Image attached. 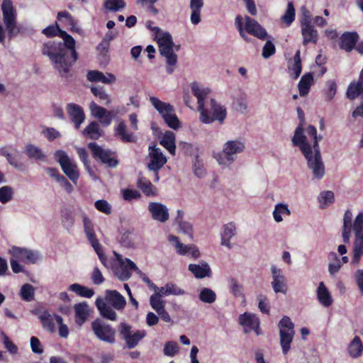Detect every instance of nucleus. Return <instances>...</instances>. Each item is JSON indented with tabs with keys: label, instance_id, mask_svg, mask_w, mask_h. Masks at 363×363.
I'll list each match as a JSON object with an SVG mask.
<instances>
[{
	"label": "nucleus",
	"instance_id": "nucleus-50",
	"mask_svg": "<svg viewBox=\"0 0 363 363\" xmlns=\"http://www.w3.org/2000/svg\"><path fill=\"white\" fill-rule=\"evenodd\" d=\"M122 197L125 201L130 202L133 200H139L142 196L136 189H124L121 190Z\"/></svg>",
	"mask_w": 363,
	"mask_h": 363
},
{
	"label": "nucleus",
	"instance_id": "nucleus-1",
	"mask_svg": "<svg viewBox=\"0 0 363 363\" xmlns=\"http://www.w3.org/2000/svg\"><path fill=\"white\" fill-rule=\"evenodd\" d=\"M43 33L48 37L58 35L63 40V43L49 41L45 43L42 48V53L49 57L60 75L65 76L78 59L74 39L65 31L62 30L57 24L45 28Z\"/></svg>",
	"mask_w": 363,
	"mask_h": 363
},
{
	"label": "nucleus",
	"instance_id": "nucleus-26",
	"mask_svg": "<svg viewBox=\"0 0 363 363\" xmlns=\"http://www.w3.org/2000/svg\"><path fill=\"white\" fill-rule=\"evenodd\" d=\"M359 40L356 32H345L340 37V47L346 52H351Z\"/></svg>",
	"mask_w": 363,
	"mask_h": 363
},
{
	"label": "nucleus",
	"instance_id": "nucleus-35",
	"mask_svg": "<svg viewBox=\"0 0 363 363\" xmlns=\"http://www.w3.org/2000/svg\"><path fill=\"white\" fill-rule=\"evenodd\" d=\"M26 155L32 160H39L41 162L46 161V155L42 149L33 144H28L25 147Z\"/></svg>",
	"mask_w": 363,
	"mask_h": 363
},
{
	"label": "nucleus",
	"instance_id": "nucleus-52",
	"mask_svg": "<svg viewBox=\"0 0 363 363\" xmlns=\"http://www.w3.org/2000/svg\"><path fill=\"white\" fill-rule=\"evenodd\" d=\"M318 201L320 203L321 208H324L325 206L331 204L334 202V193L331 191H323L318 197Z\"/></svg>",
	"mask_w": 363,
	"mask_h": 363
},
{
	"label": "nucleus",
	"instance_id": "nucleus-61",
	"mask_svg": "<svg viewBox=\"0 0 363 363\" xmlns=\"http://www.w3.org/2000/svg\"><path fill=\"white\" fill-rule=\"evenodd\" d=\"M194 173L198 177H202L205 173L203 162L199 159L198 155L196 156L193 164Z\"/></svg>",
	"mask_w": 363,
	"mask_h": 363
},
{
	"label": "nucleus",
	"instance_id": "nucleus-46",
	"mask_svg": "<svg viewBox=\"0 0 363 363\" xmlns=\"http://www.w3.org/2000/svg\"><path fill=\"white\" fill-rule=\"evenodd\" d=\"M296 11L294 4L290 1L287 4L286 10L284 14L281 16V21L287 26H289L295 19Z\"/></svg>",
	"mask_w": 363,
	"mask_h": 363
},
{
	"label": "nucleus",
	"instance_id": "nucleus-16",
	"mask_svg": "<svg viewBox=\"0 0 363 363\" xmlns=\"http://www.w3.org/2000/svg\"><path fill=\"white\" fill-rule=\"evenodd\" d=\"M96 306L103 317L113 320V291L108 290L105 297L97 298Z\"/></svg>",
	"mask_w": 363,
	"mask_h": 363
},
{
	"label": "nucleus",
	"instance_id": "nucleus-29",
	"mask_svg": "<svg viewBox=\"0 0 363 363\" xmlns=\"http://www.w3.org/2000/svg\"><path fill=\"white\" fill-rule=\"evenodd\" d=\"M76 323L82 325L87 319L91 312L89 305L86 302L75 304L74 306Z\"/></svg>",
	"mask_w": 363,
	"mask_h": 363
},
{
	"label": "nucleus",
	"instance_id": "nucleus-8",
	"mask_svg": "<svg viewBox=\"0 0 363 363\" xmlns=\"http://www.w3.org/2000/svg\"><path fill=\"white\" fill-rule=\"evenodd\" d=\"M292 143L294 146L299 147L302 154L307 160L308 166L312 170L314 175V162H313L312 146L307 140L306 136L303 134V128L302 124H299L296 128Z\"/></svg>",
	"mask_w": 363,
	"mask_h": 363
},
{
	"label": "nucleus",
	"instance_id": "nucleus-10",
	"mask_svg": "<svg viewBox=\"0 0 363 363\" xmlns=\"http://www.w3.org/2000/svg\"><path fill=\"white\" fill-rule=\"evenodd\" d=\"M3 21L10 38L16 36L20 28L16 23V12L11 0H3L1 5Z\"/></svg>",
	"mask_w": 363,
	"mask_h": 363
},
{
	"label": "nucleus",
	"instance_id": "nucleus-28",
	"mask_svg": "<svg viewBox=\"0 0 363 363\" xmlns=\"http://www.w3.org/2000/svg\"><path fill=\"white\" fill-rule=\"evenodd\" d=\"M236 235V227L234 223L230 222L223 226V231L221 232V242L223 246L227 247L228 249L233 247L230 243V239Z\"/></svg>",
	"mask_w": 363,
	"mask_h": 363
},
{
	"label": "nucleus",
	"instance_id": "nucleus-37",
	"mask_svg": "<svg viewBox=\"0 0 363 363\" xmlns=\"http://www.w3.org/2000/svg\"><path fill=\"white\" fill-rule=\"evenodd\" d=\"M117 135L120 137L123 143H135L137 136L133 133H129L127 130V126L123 121L120 122L116 128Z\"/></svg>",
	"mask_w": 363,
	"mask_h": 363
},
{
	"label": "nucleus",
	"instance_id": "nucleus-23",
	"mask_svg": "<svg viewBox=\"0 0 363 363\" xmlns=\"http://www.w3.org/2000/svg\"><path fill=\"white\" fill-rule=\"evenodd\" d=\"M271 272L272 274L273 281L272 285L274 291L276 293L286 292V284L285 281V277L282 274V272L280 269H277L274 265L272 266Z\"/></svg>",
	"mask_w": 363,
	"mask_h": 363
},
{
	"label": "nucleus",
	"instance_id": "nucleus-40",
	"mask_svg": "<svg viewBox=\"0 0 363 363\" xmlns=\"http://www.w3.org/2000/svg\"><path fill=\"white\" fill-rule=\"evenodd\" d=\"M347 351L350 357L357 358L363 351V344L359 337L355 336L348 345Z\"/></svg>",
	"mask_w": 363,
	"mask_h": 363
},
{
	"label": "nucleus",
	"instance_id": "nucleus-22",
	"mask_svg": "<svg viewBox=\"0 0 363 363\" xmlns=\"http://www.w3.org/2000/svg\"><path fill=\"white\" fill-rule=\"evenodd\" d=\"M67 112L75 128L79 129L85 120L83 109L77 104H69L67 106Z\"/></svg>",
	"mask_w": 363,
	"mask_h": 363
},
{
	"label": "nucleus",
	"instance_id": "nucleus-24",
	"mask_svg": "<svg viewBox=\"0 0 363 363\" xmlns=\"http://www.w3.org/2000/svg\"><path fill=\"white\" fill-rule=\"evenodd\" d=\"M88 147L95 158L100 159L103 163L108 164L110 167L112 166L113 158L110 150L102 148L94 143H89Z\"/></svg>",
	"mask_w": 363,
	"mask_h": 363
},
{
	"label": "nucleus",
	"instance_id": "nucleus-32",
	"mask_svg": "<svg viewBox=\"0 0 363 363\" xmlns=\"http://www.w3.org/2000/svg\"><path fill=\"white\" fill-rule=\"evenodd\" d=\"M352 213L350 210H347L344 214L343 218V225L342 229V236L343 242L348 243L350 240L351 230L353 229V225L352 224Z\"/></svg>",
	"mask_w": 363,
	"mask_h": 363
},
{
	"label": "nucleus",
	"instance_id": "nucleus-30",
	"mask_svg": "<svg viewBox=\"0 0 363 363\" xmlns=\"http://www.w3.org/2000/svg\"><path fill=\"white\" fill-rule=\"evenodd\" d=\"M137 186L146 196H155L157 194V189L145 177L139 176Z\"/></svg>",
	"mask_w": 363,
	"mask_h": 363
},
{
	"label": "nucleus",
	"instance_id": "nucleus-56",
	"mask_svg": "<svg viewBox=\"0 0 363 363\" xmlns=\"http://www.w3.org/2000/svg\"><path fill=\"white\" fill-rule=\"evenodd\" d=\"M257 300H258V308L259 309V311L262 313L269 315V311H270V306H269V301H268V298H267V296L264 295H262V294H259L257 296Z\"/></svg>",
	"mask_w": 363,
	"mask_h": 363
},
{
	"label": "nucleus",
	"instance_id": "nucleus-3",
	"mask_svg": "<svg viewBox=\"0 0 363 363\" xmlns=\"http://www.w3.org/2000/svg\"><path fill=\"white\" fill-rule=\"evenodd\" d=\"M244 20L245 23H243V18L242 16L238 15L235 19V26L240 35L245 42H250V38L245 33L260 40H265L267 38L268 35L267 30L255 19L245 16Z\"/></svg>",
	"mask_w": 363,
	"mask_h": 363
},
{
	"label": "nucleus",
	"instance_id": "nucleus-12",
	"mask_svg": "<svg viewBox=\"0 0 363 363\" xmlns=\"http://www.w3.org/2000/svg\"><path fill=\"white\" fill-rule=\"evenodd\" d=\"M54 157L66 176L74 184H76L79 177L77 164L70 159L67 153L64 150H57L54 154Z\"/></svg>",
	"mask_w": 363,
	"mask_h": 363
},
{
	"label": "nucleus",
	"instance_id": "nucleus-43",
	"mask_svg": "<svg viewBox=\"0 0 363 363\" xmlns=\"http://www.w3.org/2000/svg\"><path fill=\"white\" fill-rule=\"evenodd\" d=\"M69 290L72 291L79 296L85 298H91L94 296V291L93 289L86 286L80 285L79 284H72L69 286Z\"/></svg>",
	"mask_w": 363,
	"mask_h": 363
},
{
	"label": "nucleus",
	"instance_id": "nucleus-58",
	"mask_svg": "<svg viewBox=\"0 0 363 363\" xmlns=\"http://www.w3.org/2000/svg\"><path fill=\"white\" fill-rule=\"evenodd\" d=\"M77 152L79 155L80 160L82 161L86 171L89 172L90 175H93V172L89 165V162L88 160V155L86 150L82 147H77Z\"/></svg>",
	"mask_w": 363,
	"mask_h": 363
},
{
	"label": "nucleus",
	"instance_id": "nucleus-48",
	"mask_svg": "<svg viewBox=\"0 0 363 363\" xmlns=\"http://www.w3.org/2000/svg\"><path fill=\"white\" fill-rule=\"evenodd\" d=\"M200 301L206 303H213L216 299V293L211 289L203 288L199 295Z\"/></svg>",
	"mask_w": 363,
	"mask_h": 363
},
{
	"label": "nucleus",
	"instance_id": "nucleus-7",
	"mask_svg": "<svg viewBox=\"0 0 363 363\" xmlns=\"http://www.w3.org/2000/svg\"><path fill=\"white\" fill-rule=\"evenodd\" d=\"M354 239L352 246L353 256L351 264L357 265L363 256V212L359 213L353 223Z\"/></svg>",
	"mask_w": 363,
	"mask_h": 363
},
{
	"label": "nucleus",
	"instance_id": "nucleus-5",
	"mask_svg": "<svg viewBox=\"0 0 363 363\" xmlns=\"http://www.w3.org/2000/svg\"><path fill=\"white\" fill-rule=\"evenodd\" d=\"M150 101L161 115L168 127L174 130H177L181 127V122L177 116L172 105L163 102L155 96H150Z\"/></svg>",
	"mask_w": 363,
	"mask_h": 363
},
{
	"label": "nucleus",
	"instance_id": "nucleus-18",
	"mask_svg": "<svg viewBox=\"0 0 363 363\" xmlns=\"http://www.w3.org/2000/svg\"><path fill=\"white\" fill-rule=\"evenodd\" d=\"M238 320L245 333L254 331L257 335L261 334L260 321L256 314L245 312L239 315Z\"/></svg>",
	"mask_w": 363,
	"mask_h": 363
},
{
	"label": "nucleus",
	"instance_id": "nucleus-2",
	"mask_svg": "<svg viewBox=\"0 0 363 363\" xmlns=\"http://www.w3.org/2000/svg\"><path fill=\"white\" fill-rule=\"evenodd\" d=\"M191 91L198 100V109L200 111L201 121L208 124L218 121L220 123H223L226 118L225 108L218 104L213 99L210 101V108L204 106V101L210 93V89L201 88L194 82L191 85Z\"/></svg>",
	"mask_w": 363,
	"mask_h": 363
},
{
	"label": "nucleus",
	"instance_id": "nucleus-6",
	"mask_svg": "<svg viewBox=\"0 0 363 363\" xmlns=\"http://www.w3.org/2000/svg\"><path fill=\"white\" fill-rule=\"evenodd\" d=\"M308 135L313 139L312 150L314 151L313 162H314V177L321 179L325 174V166L322 161L318 142L322 140L321 135L318 136L317 130L314 125H309L306 128Z\"/></svg>",
	"mask_w": 363,
	"mask_h": 363
},
{
	"label": "nucleus",
	"instance_id": "nucleus-31",
	"mask_svg": "<svg viewBox=\"0 0 363 363\" xmlns=\"http://www.w3.org/2000/svg\"><path fill=\"white\" fill-rule=\"evenodd\" d=\"M314 84V78L312 72L304 74L298 84L299 95L302 97L308 94L311 87Z\"/></svg>",
	"mask_w": 363,
	"mask_h": 363
},
{
	"label": "nucleus",
	"instance_id": "nucleus-59",
	"mask_svg": "<svg viewBox=\"0 0 363 363\" xmlns=\"http://www.w3.org/2000/svg\"><path fill=\"white\" fill-rule=\"evenodd\" d=\"M45 172L50 177L55 179L57 182L61 183H67L69 184V182L65 179L64 176L59 173V171L56 168L48 167L45 169Z\"/></svg>",
	"mask_w": 363,
	"mask_h": 363
},
{
	"label": "nucleus",
	"instance_id": "nucleus-47",
	"mask_svg": "<svg viewBox=\"0 0 363 363\" xmlns=\"http://www.w3.org/2000/svg\"><path fill=\"white\" fill-rule=\"evenodd\" d=\"M290 214L291 211L289 209L287 205L281 203L277 204L273 211V217L275 221L277 223L281 222L283 220L281 215L289 216Z\"/></svg>",
	"mask_w": 363,
	"mask_h": 363
},
{
	"label": "nucleus",
	"instance_id": "nucleus-41",
	"mask_svg": "<svg viewBox=\"0 0 363 363\" xmlns=\"http://www.w3.org/2000/svg\"><path fill=\"white\" fill-rule=\"evenodd\" d=\"M151 30L155 31L156 38L157 39L158 46L168 45L174 44L172 35L168 32L163 33L158 27H150L147 26Z\"/></svg>",
	"mask_w": 363,
	"mask_h": 363
},
{
	"label": "nucleus",
	"instance_id": "nucleus-15",
	"mask_svg": "<svg viewBox=\"0 0 363 363\" xmlns=\"http://www.w3.org/2000/svg\"><path fill=\"white\" fill-rule=\"evenodd\" d=\"M82 222H83V227H84V233L86 235L88 240L90 242L91 246L93 247L95 252L98 255L100 261L102 262V264L105 267L108 268L109 265L106 262L104 255L102 253V251L99 247V243L95 236L94 225H93L91 220L88 218V216L86 214H83L82 215Z\"/></svg>",
	"mask_w": 363,
	"mask_h": 363
},
{
	"label": "nucleus",
	"instance_id": "nucleus-63",
	"mask_svg": "<svg viewBox=\"0 0 363 363\" xmlns=\"http://www.w3.org/2000/svg\"><path fill=\"white\" fill-rule=\"evenodd\" d=\"M301 18H300V24L301 26H306V25H311V17L312 15L311 13V11L308 10L305 6L301 7Z\"/></svg>",
	"mask_w": 363,
	"mask_h": 363
},
{
	"label": "nucleus",
	"instance_id": "nucleus-33",
	"mask_svg": "<svg viewBox=\"0 0 363 363\" xmlns=\"http://www.w3.org/2000/svg\"><path fill=\"white\" fill-rule=\"evenodd\" d=\"M175 134L169 130L166 131L161 140L160 143L162 145L166 150L169 151V152L172 155H175L176 154V144H175Z\"/></svg>",
	"mask_w": 363,
	"mask_h": 363
},
{
	"label": "nucleus",
	"instance_id": "nucleus-13",
	"mask_svg": "<svg viewBox=\"0 0 363 363\" xmlns=\"http://www.w3.org/2000/svg\"><path fill=\"white\" fill-rule=\"evenodd\" d=\"M148 158L149 162L147 167L149 170L154 172V182H156L160 179L158 172L167 163V160L161 149L156 147V145L149 146Z\"/></svg>",
	"mask_w": 363,
	"mask_h": 363
},
{
	"label": "nucleus",
	"instance_id": "nucleus-60",
	"mask_svg": "<svg viewBox=\"0 0 363 363\" xmlns=\"http://www.w3.org/2000/svg\"><path fill=\"white\" fill-rule=\"evenodd\" d=\"M230 291L235 297H240L243 296L242 286L239 284L235 279L231 278L230 280Z\"/></svg>",
	"mask_w": 363,
	"mask_h": 363
},
{
	"label": "nucleus",
	"instance_id": "nucleus-42",
	"mask_svg": "<svg viewBox=\"0 0 363 363\" xmlns=\"http://www.w3.org/2000/svg\"><path fill=\"white\" fill-rule=\"evenodd\" d=\"M82 133L86 138L97 139L101 136L102 131L99 128V123L93 121L84 129Z\"/></svg>",
	"mask_w": 363,
	"mask_h": 363
},
{
	"label": "nucleus",
	"instance_id": "nucleus-55",
	"mask_svg": "<svg viewBox=\"0 0 363 363\" xmlns=\"http://www.w3.org/2000/svg\"><path fill=\"white\" fill-rule=\"evenodd\" d=\"M94 206L99 211L103 213H105L106 215H109L111 213L112 206L106 200L101 199L96 201L94 203Z\"/></svg>",
	"mask_w": 363,
	"mask_h": 363
},
{
	"label": "nucleus",
	"instance_id": "nucleus-25",
	"mask_svg": "<svg viewBox=\"0 0 363 363\" xmlns=\"http://www.w3.org/2000/svg\"><path fill=\"white\" fill-rule=\"evenodd\" d=\"M89 108L91 115L99 118L104 125H108L111 123L112 118L111 113L104 108L98 106L94 102H91L89 105Z\"/></svg>",
	"mask_w": 363,
	"mask_h": 363
},
{
	"label": "nucleus",
	"instance_id": "nucleus-38",
	"mask_svg": "<svg viewBox=\"0 0 363 363\" xmlns=\"http://www.w3.org/2000/svg\"><path fill=\"white\" fill-rule=\"evenodd\" d=\"M111 74L106 75L98 70H91L87 72L86 78L87 80L91 82H102L104 84H108L111 82L112 79Z\"/></svg>",
	"mask_w": 363,
	"mask_h": 363
},
{
	"label": "nucleus",
	"instance_id": "nucleus-20",
	"mask_svg": "<svg viewBox=\"0 0 363 363\" xmlns=\"http://www.w3.org/2000/svg\"><path fill=\"white\" fill-rule=\"evenodd\" d=\"M148 210L152 215V218L155 220L164 223L169 219L168 209L165 205L161 203H150Z\"/></svg>",
	"mask_w": 363,
	"mask_h": 363
},
{
	"label": "nucleus",
	"instance_id": "nucleus-57",
	"mask_svg": "<svg viewBox=\"0 0 363 363\" xmlns=\"http://www.w3.org/2000/svg\"><path fill=\"white\" fill-rule=\"evenodd\" d=\"M42 134L49 141H52L61 136L60 133L54 128L43 127Z\"/></svg>",
	"mask_w": 363,
	"mask_h": 363
},
{
	"label": "nucleus",
	"instance_id": "nucleus-62",
	"mask_svg": "<svg viewBox=\"0 0 363 363\" xmlns=\"http://www.w3.org/2000/svg\"><path fill=\"white\" fill-rule=\"evenodd\" d=\"M150 303L151 307L156 311L159 312L160 310L164 308V302L161 300V297L157 295L152 294L150 298Z\"/></svg>",
	"mask_w": 363,
	"mask_h": 363
},
{
	"label": "nucleus",
	"instance_id": "nucleus-53",
	"mask_svg": "<svg viewBox=\"0 0 363 363\" xmlns=\"http://www.w3.org/2000/svg\"><path fill=\"white\" fill-rule=\"evenodd\" d=\"M164 354L168 357H174L179 352L178 344L174 341H167L164 346Z\"/></svg>",
	"mask_w": 363,
	"mask_h": 363
},
{
	"label": "nucleus",
	"instance_id": "nucleus-34",
	"mask_svg": "<svg viewBox=\"0 0 363 363\" xmlns=\"http://www.w3.org/2000/svg\"><path fill=\"white\" fill-rule=\"evenodd\" d=\"M189 270L197 279H203L211 276V270L206 262H203L201 265L190 264L189 265Z\"/></svg>",
	"mask_w": 363,
	"mask_h": 363
},
{
	"label": "nucleus",
	"instance_id": "nucleus-4",
	"mask_svg": "<svg viewBox=\"0 0 363 363\" xmlns=\"http://www.w3.org/2000/svg\"><path fill=\"white\" fill-rule=\"evenodd\" d=\"M8 252L11 255V267L15 274L24 271L23 267L19 264V262L27 264H35L40 258L37 252L26 247L12 246Z\"/></svg>",
	"mask_w": 363,
	"mask_h": 363
},
{
	"label": "nucleus",
	"instance_id": "nucleus-51",
	"mask_svg": "<svg viewBox=\"0 0 363 363\" xmlns=\"http://www.w3.org/2000/svg\"><path fill=\"white\" fill-rule=\"evenodd\" d=\"M13 189L9 186H4L0 188V202L6 203L13 199Z\"/></svg>",
	"mask_w": 363,
	"mask_h": 363
},
{
	"label": "nucleus",
	"instance_id": "nucleus-17",
	"mask_svg": "<svg viewBox=\"0 0 363 363\" xmlns=\"http://www.w3.org/2000/svg\"><path fill=\"white\" fill-rule=\"evenodd\" d=\"M95 335L101 340L111 343L113 341V331L111 325L101 319H96L91 323Z\"/></svg>",
	"mask_w": 363,
	"mask_h": 363
},
{
	"label": "nucleus",
	"instance_id": "nucleus-9",
	"mask_svg": "<svg viewBox=\"0 0 363 363\" xmlns=\"http://www.w3.org/2000/svg\"><path fill=\"white\" fill-rule=\"evenodd\" d=\"M280 345L282 353L286 355L291 350L295 334L294 324L289 317L284 315L279 323Z\"/></svg>",
	"mask_w": 363,
	"mask_h": 363
},
{
	"label": "nucleus",
	"instance_id": "nucleus-11",
	"mask_svg": "<svg viewBox=\"0 0 363 363\" xmlns=\"http://www.w3.org/2000/svg\"><path fill=\"white\" fill-rule=\"evenodd\" d=\"M245 144L238 140L228 141L223 151L217 153L215 158L220 164L229 165L235 160V155L244 151Z\"/></svg>",
	"mask_w": 363,
	"mask_h": 363
},
{
	"label": "nucleus",
	"instance_id": "nucleus-19",
	"mask_svg": "<svg viewBox=\"0 0 363 363\" xmlns=\"http://www.w3.org/2000/svg\"><path fill=\"white\" fill-rule=\"evenodd\" d=\"M168 240L174 245L177 252L179 255L189 254L194 259H197L200 256V252L194 245H184L179 241L178 237L173 235H169Z\"/></svg>",
	"mask_w": 363,
	"mask_h": 363
},
{
	"label": "nucleus",
	"instance_id": "nucleus-44",
	"mask_svg": "<svg viewBox=\"0 0 363 363\" xmlns=\"http://www.w3.org/2000/svg\"><path fill=\"white\" fill-rule=\"evenodd\" d=\"M38 318L40 320L43 326L45 329L50 332L54 331L55 325L53 320L55 319V315L52 316L48 311H43L39 313Z\"/></svg>",
	"mask_w": 363,
	"mask_h": 363
},
{
	"label": "nucleus",
	"instance_id": "nucleus-49",
	"mask_svg": "<svg viewBox=\"0 0 363 363\" xmlns=\"http://www.w3.org/2000/svg\"><path fill=\"white\" fill-rule=\"evenodd\" d=\"M35 295V288L30 284H23L20 290V296L23 300L30 301L33 300Z\"/></svg>",
	"mask_w": 363,
	"mask_h": 363
},
{
	"label": "nucleus",
	"instance_id": "nucleus-27",
	"mask_svg": "<svg viewBox=\"0 0 363 363\" xmlns=\"http://www.w3.org/2000/svg\"><path fill=\"white\" fill-rule=\"evenodd\" d=\"M303 36V45L309 43L316 45L318 40V33L313 24L301 26Z\"/></svg>",
	"mask_w": 363,
	"mask_h": 363
},
{
	"label": "nucleus",
	"instance_id": "nucleus-39",
	"mask_svg": "<svg viewBox=\"0 0 363 363\" xmlns=\"http://www.w3.org/2000/svg\"><path fill=\"white\" fill-rule=\"evenodd\" d=\"M289 69L293 79H296L302 72V63L301 59V51L298 50L293 59V63L289 65Z\"/></svg>",
	"mask_w": 363,
	"mask_h": 363
},
{
	"label": "nucleus",
	"instance_id": "nucleus-45",
	"mask_svg": "<svg viewBox=\"0 0 363 363\" xmlns=\"http://www.w3.org/2000/svg\"><path fill=\"white\" fill-rule=\"evenodd\" d=\"M145 331L137 330L133 334H130L125 340V344L128 349L134 348L139 342L145 337Z\"/></svg>",
	"mask_w": 363,
	"mask_h": 363
},
{
	"label": "nucleus",
	"instance_id": "nucleus-54",
	"mask_svg": "<svg viewBox=\"0 0 363 363\" xmlns=\"http://www.w3.org/2000/svg\"><path fill=\"white\" fill-rule=\"evenodd\" d=\"M330 258L334 259L333 262H330L328 266V270L331 275L336 274L342 267V263L335 252H330Z\"/></svg>",
	"mask_w": 363,
	"mask_h": 363
},
{
	"label": "nucleus",
	"instance_id": "nucleus-64",
	"mask_svg": "<svg viewBox=\"0 0 363 363\" xmlns=\"http://www.w3.org/2000/svg\"><path fill=\"white\" fill-rule=\"evenodd\" d=\"M55 320L59 325V335L60 337L67 338L69 335L68 327L63 323V320L61 316L55 315Z\"/></svg>",
	"mask_w": 363,
	"mask_h": 363
},
{
	"label": "nucleus",
	"instance_id": "nucleus-21",
	"mask_svg": "<svg viewBox=\"0 0 363 363\" xmlns=\"http://www.w3.org/2000/svg\"><path fill=\"white\" fill-rule=\"evenodd\" d=\"M174 44L158 46L160 55L166 58V62L169 66L167 68L169 74H172L174 71V69L170 67L175 66L177 63V55L174 52Z\"/></svg>",
	"mask_w": 363,
	"mask_h": 363
},
{
	"label": "nucleus",
	"instance_id": "nucleus-14",
	"mask_svg": "<svg viewBox=\"0 0 363 363\" xmlns=\"http://www.w3.org/2000/svg\"><path fill=\"white\" fill-rule=\"evenodd\" d=\"M138 269L136 264L130 259H123L122 256L115 252V276L121 281L128 280L133 270Z\"/></svg>",
	"mask_w": 363,
	"mask_h": 363
},
{
	"label": "nucleus",
	"instance_id": "nucleus-36",
	"mask_svg": "<svg viewBox=\"0 0 363 363\" xmlns=\"http://www.w3.org/2000/svg\"><path fill=\"white\" fill-rule=\"evenodd\" d=\"M317 297L321 305L328 307L333 303V298L323 281L317 289Z\"/></svg>",
	"mask_w": 363,
	"mask_h": 363
}]
</instances>
